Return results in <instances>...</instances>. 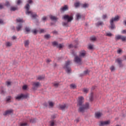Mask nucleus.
<instances>
[{"label": "nucleus", "instance_id": "37", "mask_svg": "<svg viewBox=\"0 0 126 126\" xmlns=\"http://www.w3.org/2000/svg\"><path fill=\"white\" fill-rule=\"evenodd\" d=\"M93 93H92V94L90 96V101H93Z\"/></svg>", "mask_w": 126, "mask_h": 126}, {"label": "nucleus", "instance_id": "36", "mask_svg": "<svg viewBox=\"0 0 126 126\" xmlns=\"http://www.w3.org/2000/svg\"><path fill=\"white\" fill-rule=\"evenodd\" d=\"M89 5L88 4H87V3H85L84 4H82V6L84 8H86V7H88Z\"/></svg>", "mask_w": 126, "mask_h": 126}, {"label": "nucleus", "instance_id": "9", "mask_svg": "<svg viewBox=\"0 0 126 126\" xmlns=\"http://www.w3.org/2000/svg\"><path fill=\"white\" fill-rule=\"evenodd\" d=\"M74 62L78 64H81V58L78 56H75L74 59Z\"/></svg>", "mask_w": 126, "mask_h": 126}, {"label": "nucleus", "instance_id": "5", "mask_svg": "<svg viewBox=\"0 0 126 126\" xmlns=\"http://www.w3.org/2000/svg\"><path fill=\"white\" fill-rule=\"evenodd\" d=\"M29 97V94H21L20 95H18L17 96L15 97L16 100H22L23 99H27Z\"/></svg>", "mask_w": 126, "mask_h": 126}, {"label": "nucleus", "instance_id": "7", "mask_svg": "<svg viewBox=\"0 0 126 126\" xmlns=\"http://www.w3.org/2000/svg\"><path fill=\"white\" fill-rule=\"evenodd\" d=\"M33 89V90H36L37 88H39L41 86V83L38 82H33L32 83Z\"/></svg>", "mask_w": 126, "mask_h": 126}, {"label": "nucleus", "instance_id": "32", "mask_svg": "<svg viewBox=\"0 0 126 126\" xmlns=\"http://www.w3.org/2000/svg\"><path fill=\"white\" fill-rule=\"evenodd\" d=\"M52 44L53 46H55V47H58L59 46V44H58V42L54 41L52 43Z\"/></svg>", "mask_w": 126, "mask_h": 126}, {"label": "nucleus", "instance_id": "3", "mask_svg": "<svg viewBox=\"0 0 126 126\" xmlns=\"http://www.w3.org/2000/svg\"><path fill=\"white\" fill-rule=\"evenodd\" d=\"M70 61H67L65 62V65L63 67V68L65 69L67 73H70V72H71V69L69 66V65H70Z\"/></svg>", "mask_w": 126, "mask_h": 126}, {"label": "nucleus", "instance_id": "16", "mask_svg": "<svg viewBox=\"0 0 126 126\" xmlns=\"http://www.w3.org/2000/svg\"><path fill=\"white\" fill-rule=\"evenodd\" d=\"M59 107L61 110H64V109H66V108H67L66 107V104H62L60 105Z\"/></svg>", "mask_w": 126, "mask_h": 126}, {"label": "nucleus", "instance_id": "13", "mask_svg": "<svg viewBox=\"0 0 126 126\" xmlns=\"http://www.w3.org/2000/svg\"><path fill=\"white\" fill-rule=\"evenodd\" d=\"M30 44V41H29V40H25L24 42V44L25 48H29Z\"/></svg>", "mask_w": 126, "mask_h": 126}, {"label": "nucleus", "instance_id": "54", "mask_svg": "<svg viewBox=\"0 0 126 126\" xmlns=\"http://www.w3.org/2000/svg\"><path fill=\"white\" fill-rule=\"evenodd\" d=\"M107 18V15H103V16H102V18L103 19H105V18Z\"/></svg>", "mask_w": 126, "mask_h": 126}, {"label": "nucleus", "instance_id": "53", "mask_svg": "<svg viewBox=\"0 0 126 126\" xmlns=\"http://www.w3.org/2000/svg\"><path fill=\"white\" fill-rule=\"evenodd\" d=\"M51 126H55V123L54 122H51V124H50Z\"/></svg>", "mask_w": 126, "mask_h": 126}, {"label": "nucleus", "instance_id": "42", "mask_svg": "<svg viewBox=\"0 0 126 126\" xmlns=\"http://www.w3.org/2000/svg\"><path fill=\"white\" fill-rule=\"evenodd\" d=\"M6 84L7 86H10V85H11V82L9 81H7L6 82Z\"/></svg>", "mask_w": 126, "mask_h": 126}, {"label": "nucleus", "instance_id": "17", "mask_svg": "<svg viewBox=\"0 0 126 126\" xmlns=\"http://www.w3.org/2000/svg\"><path fill=\"white\" fill-rule=\"evenodd\" d=\"M50 17L51 20H53V21H57V20H58V18H57V17L51 15Z\"/></svg>", "mask_w": 126, "mask_h": 126}, {"label": "nucleus", "instance_id": "35", "mask_svg": "<svg viewBox=\"0 0 126 126\" xmlns=\"http://www.w3.org/2000/svg\"><path fill=\"white\" fill-rule=\"evenodd\" d=\"M106 36H107L108 37H112L113 34H112V33L111 32H107L106 33Z\"/></svg>", "mask_w": 126, "mask_h": 126}, {"label": "nucleus", "instance_id": "30", "mask_svg": "<svg viewBox=\"0 0 126 126\" xmlns=\"http://www.w3.org/2000/svg\"><path fill=\"white\" fill-rule=\"evenodd\" d=\"M10 10L12 11H15V10H17V7H12L10 8Z\"/></svg>", "mask_w": 126, "mask_h": 126}, {"label": "nucleus", "instance_id": "50", "mask_svg": "<svg viewBox=\"0 0 126 126\" xmlns=\"http://www.w3.org/2000/svg\"><path fill=\"white\" fill-rule=\"evenodd\" d=\"M27 126V124L26 123H21L20 126Z\"/></svg>", "mask_w": 126, "mask_h": 126}, {"label": "nucleus", "instance_id": "58", "mask_svg": "<svg viewBox=\"0 0 126 126\" xmlns=\"http://www.w3.org/2000/svg\"><path fill=\"white\" fill-rule=\"evenodd\" d=\"M2 8H3V5L0 4V9H2Z\"/></svg>", "mask_w": 126, "mask_h": 126}, {"label": "nucleus", "instance_id": "24", "mask_svg": "<svg viewBox=\"0 0 126 126\" xmlns=\"http://www.w3.org/2000/svg\"><path fill=\"white\" fill-rule=\"evenodd\" d=\"M70 88H71V89H75V88H76V85L74 84H71L70 85Z\"/></svg>", "mask_w": 126, "mask_h": 126}, {"label": "nucleus", "instance_id": "55", "mask_svg": "<svg viewBox=\"0 0 126 126\" xmlns=\"http://www.w3.org/2000/svg\"><path fill=\"white\" fill-rule=\"evenodd\" d=\"M117 53L118 54H121V53H122V50L119 49L117 51Z\"/></svg>", "mask_w": 126, "mask_h": 126}, {"label": "nucleus", "instance_id": "2", "mask_svg": "<svg viewBox=\"0 0 126 126\" xmlns=\"http://www.w3.org/2000/svg\"><path fill=\"white\" fill-rule=\"evenodd\" d=\"M25 8L26 9V14H31V17H32L33 19H35L38 17L36 13H33L32 11H29V9H30V5H29V4H27L25 6Z\"/></svg>", "mask_w": 126, "mask_h": 126}, {"label": "nucleus", "instance_id": "18", "mask_svg": "<svg viewBox=\"0 0 126 126\" xmlns=\"http://www.w3.org/2000/svg\"><path fill=\"white\" fill-rule=\"evenodd\" d=\"M22 28V24H20L18 25V26L16 27V29L17 31H20V30Z\"/></svg>", "mask_w": 126, "mask_h": 126}, {"label": "nucleus", "instance_id": "43", "mask_svg": "<svg viewBox=\"0 0 126 126\" xmlns=\"http://www.w3.org/2000/svg\"><path fill=\"white\" fill-rule=\"evenodd\" d=\"M30 122L33 123H35L36 122V119H32L30 120Z\"/></svg>", "mask_w": 126, "mask_h": 126}, {"label": "nucleus", "instance_id": "51", "mask_svg": "<svg viewBox=\"0 0 126 126\" xmlns=\"http://www.w3.org/2000/svg\"><path fill=\"white\" fill-rule=\"evenodd\" d=\"M88 73H89V70H86L84 72V74H87Z\"/></svg>", "mask_w": 126, "mask_h": 126}, {"label": "nucleus", "instance_id": "52", "mask_svg": "<svg viewBox=\"0 0 126 126\" xmlns=\"http://www.w3.org/2000/svg\"><path fill=\"white\" fill-rule=\"evenodd\" d=\"M25 30H26V31L27 32H30V29H29V28L27 27V28H25Z\"/></svg>", "mask_w": 126, "mask_h": 126}, {"label": "nucleus", "instance_id": "44", "mask_svg": "<svg viewBox=\"0 0 126 126\" xmlns=\"http://www.w3.org/2000/svg\"><path fill=\"white\" fill-rule=\"evenodd\" d=\"M32 33H33V34H37V32H39V31H37L36 30H33V31H32Z\"/></svg>", "mask_w": 126, "mask_h": 126}, {"label": "nucleus", "instance_id": "63", "mask_svg": "<svg viewBox=\"0 0 126 126\" xmlns=\"http://www.w3.org/2000/svg\"><path fill=\"white\" fill-rule=\"evenodd\" d=\"M122 33H123V34H125V33H126V30H123V31H122Z\"/></svg>", "mask_w": 126, "mask_h": 126}, {"label": "nucleus", "instance_id": "64", "mask_svg": "<svg viewBox=\"0 0 126 126\" xmlns=\"http://www.w3.org/2000/svg\"><path fill=\"white\" fill-rule=\"evenodd\" d=\"M75 122H76V123H78V122H79V119H77L75 120Z\"/></svg>", "mask_w": 126, "mask_h": 126}, {"label": "nucleus", "instance_id": "19", "mask_svg": "<svg viewBox=\"0 0 126 126\" xmlns=\"http://www.w3.org/2000/svg\"><path fill=\"white\" fill-rule=\"evenodd\" d=\"M45 76L42 75V76H38L37 77V80H43V79H44Z\"/></svg>", "mask_w": 126, "mask_h": 126}, {"label": "nucleus", "instance_id": "49", "mask_svg": "<svg viewBox=\"0 0 126 126\" xmlns=\"http://www.w3.org/2000/svg\"><path fill=\"white\" fill-rule=\"evenodd\" d=\"M9 5H10L9 2L6 1L5 4V6H9Z\"/></svg>", "mask_w": 126, "mask_h": 126}, {"label": "nucleus", "instance_id": "47", "mask_svg": "<svg viewBox=\"0 0 126 126\" xmlns=\"http://www.w3.org/2000/svg\"><path fill=\"white\" fill-rule=\"evenodd\" d=\"M23 90H26L27 89V85H24L22 87Z\"/></svg>", "mask_w": 126, "mask_h": 126}, {"label": "nucleus", "instance_id": "12", "mask_svg": "<svg viewBox=\"0 0 126 126\" xmlns=\"http://www.w3.org/2000/svg\"><path fill=\"white\" fill-rule=\"evenodd\" d=\"M68 9V7L67 5H65L64 6L62 7L60 9L61 12H64V11H66V10H67Z\"/></svg>", "mask_w": 126, "mask_h": 126}, {"label": "nucleus", "instance_id": "27", "mask_svg": "<svg viewBox=\"0 0 126 126\" xmlns=\"http://www.w3.org/2000/svg\"><path fill=\"white\" fill-rule=\"evenodd\" d=\"M76 17L77 20H79V19H80V18H81V15H80V14H79V13H77L76 15Z\"/></svg>", "mask_w": 126, "mask_h": 126}, {"label": "nucleus", "instance_id": "23", "mask_svg": "<svg viewBox=\"0 0 126 126\" xmlns=\"http://www.w3.org/2000/svg\"><path fill=\"white\" fill-rule=\"evenodd\" d=\"M104 25V23L103 22H98L96 23V26H102Z\"/></svg>", "mask_w": 126, "mask_h": 126}, {"label": "nucleus", "instance_id": "15", "mask_svg": "<svg viewBox=\"0 0 126 126\" xmlns=\"http://www.w3.org/2000/svg\"><path fill=\"white\" fill-rule=\"evenodd\" d=\"M86 55V52L84 50L81 51L80 52L79 57H84Z\"/></svg>", "mask_w": 126, "mask_h": 126}, {"label": "nucleus", "instance_id": "11", "mask_svg": "<svg viewBox=\"0 0 126 126\" xmlns=\"http://www.w3.org/2000/svg\"><path fill=\"white\" fill-rule=\"evenodd\" d=\"M13 113V109H9L7 111H6L4 113V116H7V115H10L11 114H12Z\"/></svg>", "mask_w": 126, "mask_h": 126}, {"label": "nucleus", "instance_id": "6", "mask_svg": "<svg viewBox=\"0 0 126 126\" xmlns=\"http://www.w3.org/2000/svg\"><path fill=\"white\" fill-rule=\"evenodd\" d=\"M64 20H67V22H71L73 20V17L72 16H69L68 15H64L63 16Z\"/></svg>", "mask_w": 126, "mask_h": 126}, {"label": "nucleus", "instance_id": "39", "mask_svg": "<svg viewBox=\"0 0 126 126\" xmlns=\"http://www.w3.org/2000/svg\"><path fill=\"white\" fill-rule=\"evenodd\" d=\"M44 37L45 39H49V38L51 37V35H50V34H46L44 35Z\"/></svg>", "mask_w": 126, "mask_h": 126}, {"label": "nucleus", "instance_id": "28", "mask_svg": "<svg viewBox=\"0 0 126 126\" xmlns=\"http://www.w3.org/2000/svg\"><path fill=\"white\" fill-rule=\"evenodd\" d=\"M91 41H92V42H95L96 40V37L95 36H92L90 37Z\"/></svg>", "mask_w": 126, "mask_h": 126}, {"label": "nucleus", "instance_id": "29", "mask_svg": "<svg viewBox=\"0 0 126 126\" xmlns=\"http://www.w3.org/2000/svg\"><path fill=\"white\" fill-rule=\"evenodd\" d=\"M59 85H60V83L55 82L53 83V86H54V87H59Z\"/></svg>", "mask_w": 126, "mask_h": 126}, {"label": "nucleus", "instance_id": "10", "mask_svg": "<svg viewBox=\"0 0 126 126\" xmlns=\"http://www.w3.org/2000/svg\"><path fill=\"white\" fill-rule=\"evenodd\" d=\"M115 62L116 63H118L120 67H122L123 66V60H122L121 59L118 58Z\"/></svg>", "mask_w": 126, "mask_h": 126}, {"label": "nucleus", "instance_id": "61", "mask_svg": "<svg viewBox=\"0 0 126 126\" xmlns=\"http://www.w3.org/2000/svg\"><path fill=\"white\" fill-rule=\"evenodd\" d=\"M46 62H47V63H50V62H51V61L50 59H47Z\"/></svg>", "mask_w": 126, "mask_h": 126}, {"label": "nucleus", "instance_id": "38", "mask_svg": "<svg viewBox=\"0 0 126 126\" xmlns=\"http://www.w3.org/2000/svg\"><path fill=\"white\" fill-rule=\"evenodd\" d=\"M63 47V44H58V46H57V48H59V49H62Z\"/></svg>", "mask_w": 126, "mask_h": 126}, {"label": "nucleus", "instance_id": "8", "mask_svg": "<svg viewBox=\"0 0 126 126\" xmlns=\"http://www.w3.org/2000/svg\"><path fill=\"white\" fill-rule=\"evenodd\" d=\"M111 124V121L110 120L106 121H100L99 122V126H108V125H110Z\"/></svg>", "mask_w": 126, "mask_h": 126}, {"label": "nucleus", "instance_id": "56", "mask_svg": "<svg viewBox=\"0 0 126 126\" xmlns=\"http://www.w3.org/2000/svg\"><path fill=\"white\" fill-rule=\"evenodd\" d=\"M0 24H3V20L0 19Z\"/></svg>", "mask_w": 126, "mask_h": 126}, {"label": "nucleus", "instance_id": "59", "mask_svg": "<svg viewBox=\"0 0 126 126\" xmlns=\"http://www.w3.org/2000/svg\"><path fill=\"white\" fill-rule=\"evenodd\" d=\"M46 19H47V17H43L42 18V20H43V21H45V20H46Z\"/></svg>", "mask_w": 126, "mask_h": 126}, {"label": "nucleus", "instance_id": "60", "mask_svg": "<svg viewBox=\"0 0 126 126\" xmlns=\"http://www.w3.org/2000/svg\"><path fill=\"white\" fill-rule=\"evenodd\" d=\"M13 40H15V39H16V36H13L12 37Z\"/></svg>", "mask_w": 126, "mask_h": 126}, {"label": "nucleus", "instance_id": "48", "mask_svg": "<svg viewBox=\"0 0 126 126\" xmlns=\"http://www.w3.org/2000/svg\"><path fill=\"white\" fill-rule=\"evenodd\" d=\"M22 2V1H21V0H18L17 2V4H20V3H21Z\"/></svg>", "mask_w": 126, "mask_h": 126}, {"label": "nucleus", "instance_id": "31", "mask_svg": "<svg viewBox=\"0 0 126 126\" xmlns=\"http://www.w3.org/2000/svg\"><path fill=\"white\" fill-rule=\"evenodd\" d=\"M75 7H78L80 5V3L79 2H77L74 3Z\"/></svg>", "mask_w": 126, "mask_h": 126}, {"label": "nucleus", "instance_id": "25", "mask_svg": "<svg viewBox=\"0 0 126 126\" xmlns=\"http://www.w3.org/2000/svg\"><path fill=\"white\" fill-rule=\"evenodd\" d=\"M121 40H122V42H125V41H126V36H124V35H122Z\"/></svg>", "mask_w": 126, "mask_h": 126}, {"label": "nucleus", "instance_id": "22", "mask_svg": "<svg viewBox=\"0 0 126 126\" xmlns=\"http://www.w3.org/2000/svg\"><path fill=\"white\" fill-rule=\"evenodd\" d=\"M17 22H19L21 23H23V22H24V21H23V19H21V18H18L16 20Z\"/></svg>", "mask_w": 126, "mask_h": 126}, {"label": "nucleus", "instance_id": "57", "mask_svg": "<svg viewBox=\"0 0 126 126\" xmlns=\"http://www.w3.org/2000/svg\"><path fill=\"white\" fill-rule=\"evenodd\" d=\"M72 47H73V45H72V44H70L68 46L69 49H70V48H72Z\"/></svg>", "mask_w": 126, "mask_h": 126}, {"label": "nucleus", "instance_id": "21", "mask_svg": "<svg viewBox=\"0 0 126 126\" xmlns=\"http://www.w3.org/2000/svg\"><path fill=\"white\" fill-rule=\"evenodd\" d=\"M48 104L50 107L51 108H53L54 107V105H55V103L53 102V101H48Z\"/></svg>", "mask_w": 126, "mask_h": 126}, {"label": "nucleus", "instance_id": "46", "mask_svg": "<svg viewBox=\"0 0 126 126\" xmlns=\"http://www.w3.org/2000/svg\"><path fill=\"white\" fill-rule=\"evenodd\" d=\"M45 32V30L44 29H40L39 31V33H44Z\"/></svg>", "mask_w": 126, "mask_h": 126}, {"label": "nucleus", "instance_id": "14", "mask_svg": "<svg viewBox=\"0 0 126 126\" xmlns=\"http://www.w3.org/2000/svg\"><path fill=\"white\" fill-rule=\"evenodd\" d=\"M103 116V114L101 112H96L95 113V117L96 119H99V118H101V116Z\"/></svg>", "mask_w": 126, "mask_h": 126}, {"label": "nucleus", "instance_id": "33", "mask_svg": "<svg viewBox=\"0 0 126 126\" xmlns=\"http://www.w3.org/2000/svg\"><path fill=\"white\" fill-rule=\"evenodd\" d=\"M88 91H89V89H88L87 88H84L83 89V92L84 93H88Z\"/></svg>", "mask_w": 126, "mask_h": 126}, {"label": "nucleus", "instance_id": "45", "mask_svg": "<svg viewBox=\"0 0 126 126\" xmlns=\"http://www.w3.org/2000/svg\"><path fill=\"white\" fill-rule=\"evenodd\" d=\"M110 70H111V71H114V70H115V66H111L110 67Z\"/></svg>", "mask_w": 126, "mask_h": 126}, {"label": "nucleus", "instance_id": "26", "mask_svg": "<svg viewBox=\"0 0 126 126\" xmlns=\"http://www.w3.org/2000/svg\"><path fill=\"white\" fill-rule=\"evenodd\" d=\"M6 47H11V46H12V43L10 42H6Z\"/></svg>", "mask_w": 126, "mask_h": 126}, {"label": "nucleus", "instance_id": "62", "mask_svg": "<svg viewBox=\"0 0 126 126\" xmlns=\"http://www.w3.org/2000/svg\"><path fill=\"white\" fill-rule=\"evenodd\" d=\"M28 2H29V3H32V0H28Z\"/></svg>", "mask_w": 126, "mask_h": 126}, {"label": "nucleus", "instance_id": "4", "mask_svg": "<svg viewBox=\"0 0 126 126\" xmlns=\"http://www.w3.org/2000/svg\"><path fill=\"white\" fill-rule=\"evenodd\" d=\"M120 20V16H116L115 18H112L110 20V25H111V29H114L116 27H115V25L114 24V21H119Z\"/></svg>", "mask_w": 126, "mask_h": 126}, {"label": "nucleus", "instance_id": "1", "mask_svg": "<svg viewBox=\"0 0 126 126\" xmlns=\"http://www.w3.org/2000/svg\"><path fill=\"white\" fill-rule=\"evenodd\" d=\"M84 98L83 96H80L78 97L77 106H79V108L78 109V112L80 113H84L85 112V110H88L89 109V103L87 102L84 105H82L83 104Z\"/></svg>", "mask_w": 126, "mask_h": 126}, {"label": "nucleus", "instance_id": "40", "mask_svg": "<svg viewBox=\"0 0 126 126\" xmlns=\"http://www.w3.org/2000/svg\"><path fill=\"white\" fill-rule=\"evenodd\" d=\"M88 49L92 50V49H93V45H92V44H89L88 46Z\"/></svg>", "mask_w": 126, "mask_h": 126}, {"label": "nucleus", "instance_id": "34", "mask_svg": "<svg viewBox=\"0 0 126 126\" xmlns=\"http://www.w3.org/2000/svg\"><path fill=\"white\" fill-rule=\"evenodd\" d=\"M63 26H66V27H67L68 26V22H63L62 23Z\"/></svg>", "mask_w": 126, "mask_h": 126}, {"label": "nucleus", "instance_id": "41", "mask_svg": "<svg viewBox=\"0 0 126 126\" xmlns=\"http://www.w3.org/2000/svg\"><path fill=\"white\" fill-rule=\"evenodd\" d=\"M10 100H11V96H7L6 97V101L7 102H9Z\"/></svg>", "mask_w": 126, "mask_h": 126}, {"label": "nucleus", "instance_id": "20", "mask_svg": "<svg viewBox=\"0 0 126 126\" xmlns=\"http://www.w3.org/2000/svg\"><path fill=\"white\" fill-rule=\"evenodd\" d=\"M122 38V35H117L115 36V40L118 41V40H121Z\"/></svg>", "mask_w": 126, "mask_h": 126}]
</instances>
